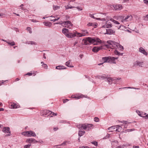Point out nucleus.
Here are the masks:
<instances>
[{
	"instance_id": "nucleus-29",
	"label": "nucleus",
	"mask_w": 148,
	"mask_h": 148,
	"mask_svg": "<svg viewBox=\"0 0 148 148\" xmlns=\"http://www.w3.org/2000/svg\"><path fill=\"white\" fill-rule=\"evenodd\" d=\"M75 34H76V36H78L79 37L83 36L82 33V32H81V33H79L76 32H75Z\"/></svg>"
},
{
	"instance_id": "nucleus-33",
	"label": "nucleus",
	"mask_w": 148,
	"mask_h": 148,
	"mask_svg": "<svg viewBox=\"0 0 148 148\" xmlns=\"http://www.w3.org/2000/svg\"><path fill=\"white\" fill-rule=\"evenodd\" d=\"M107 80L109 84H112V80L111 77H108L107 78Z\"/></svg>"
},
{
	"instance_id": "nucleus-56",
	"label": "nucleus",
	"mask_w": 148,
	"mask_h": 148,
	"mask_svg": "<svg viewBox=\"0 0 148 148\" xmlns=\"http://www.w3.org/2000/svg\"><path fill=\"white\" fill-rule=\"evenodd\" d=\"M77 8L78 9V10H82V9L81 8L79 7H77Z\"/></svg>"
},
{
	"instance_id": "nucleus-11",
	"label": "nucleus",
	"mask_w": 148,
	"mask_h": 148,
	"mask_svg": "<svg viewBox=\"0 0 148 148\" xmlns=\"http://www.w3.org/2000/svg\"><path fill=\"white\" fill-rule=\"evenodd\" d=\"M26 142L28 143H37V141L34 138H29L27 139Z\"/></svg>"
},
{
	"instance_id": "nucleus-39",
	"label": "nucleus",
	"mask_w": 148,
	"mask_h": 148,
	"mask_svg": "<svg viewBox=\"0 0 148 148\" xmlns=\"http://www.w3.org/2000/svg\"><path fill=\"white\" fill-rule=\"evenodd\" d=\"M118 48L119 49L121 50H123L124 49L123 47L120 45L119 44V45H118Z\"/></svg>"
},
{
	"instance_id": "nucleus-59",
	"label": "nucleus",
	"mask_w": 148,
	"mask_h": 148,
	"mask_svg": "<svg viewBox=\"0 0 148 148\" xmlns=\"http://www.w3.org/2000/svg\"><path fill=\"white\" fill-rule=\"evenodd\" d=\"M50 20L51 21H53V22H55V21H56V20L55 18V19H50Z\"/></svg>"
},
{
	"instance_id": "nucleus-16",
	"label": "nucleus",
	"mask_w": 148,
	"mask_h": 148,
	"mask_svg": "<svg viewBox=\"0 0 148 148\" xmlns=\"http://www.w3.org/2000/svg\"><path fill=\"white\" fill-rule=\"evenodd\" d=\"M102 60L103 63L107 62H109V56L103 57L102 58Z\"/></svg>"
},
{
	"instance_id": "nucleus-30",
	"label": "nucleus",
	"mask_w": 148,
	"mask_h": 148,
	"mask_svg": "<svg viewBox=\"0 0 148 148\" xmlns=\"http://www.w3.org/2000/svg\"><path fill=\"white\" fill-rule=\"evenodd\" d=\"M110 20L112 22L116 24H119V23L117 21H116L112 18H111L110 19Z\"/></svg>"
},
{
	"instance_id": "nucleus-44",
	"label": "nucleus",
	"mask_w": 148,
	"mask_h": 148,
	"mask_svg": "<svg viewBox=\"0 0 148 148\" xmlns=\"http://www.w3.org/2000/svg\"><path fill=\"white\" fill-rule=\"evenodd\" d=\"M92 143L93 145H94L95 146H97L98 145V143L96 141L93 142H92Z\"/></svg>"
},
{
	"instance_id": "nucleus-35",
	"label": "nucleus",
	"mask_w": 148,
	"mask_h": 148,
	"mask_svg": "<svg viewBox=\"0 0 148 148\" xmlns=\"http://www.w3.org/2000/svg\"><path fill=\"white\" fill-rule=\"evenodd\" d=\"M114 53L115 54L117 55H120L121 54L122 55V53H121L119 52L117 50H115L114 51Z\"/></svg>"
},
{
	"instance_id": "nucleus-45",
	"label": "nucleus",
	"mask_w": 148,
	"mask_h": 148,
	"mask_svg": "<svg viewBox=\"0 0 148 148\" xmlns=\"http://www.w3.org/2000/svg\"><path fill=\"white\" fill-rule=\"evenodd\" d=\"M31 145H25L24 146V148H29L31 146Z\"/></svg>"
},
{
	"instance_id": "nucleus-6",
	"label": "nucleus",
	"mask_w": 148,
	"mask_h": 148,
	"mask_svg": "<svg viewBox=\"0 0 148 148\" xmlns=\"http://www.w3.org/2000/svg\"><path fill=\"white\" fill-rule=\"evenodd\" d=\"M132 18V16L131 15H129L126 16L125 18H123L121 21L124 22L125 21H131Z\"/></svg>"
},
{
	"instance_id": "nucleus-41",
	"label": "nucleus",
	"mask_w": 148,
	"mask_h": 148,
	"mask_svg": "<svg viewBox=\"0 0 148 148\" xmlns=\"http://www.w3.org/2000/svg\"><path fill=\"white\" fill-rule=\"evenodd\" d=\"M27 31H29L30 33L31 34L32 33V29L30 27H27Z\"/></svg>"
},
{
	"instance_id": "nucleus-8",
	"label": "nucleus",
	"mask_w": 148,
	"mask_h": 148,
	"mask_svg": "<svg viewBox=\"0 0 148 148\" xmlns=\"http://www.w3.org/2000/svg\"><path fill=\"white\" fill-rule=\"evenodd\" d=\"M113 7L115 10H120L123 8L122 5L121 4H116Z\"/></svg>"
},
{
	"instance_id": "nucleus-20",
	"label": "nucleus",
	"mask_w": 148,
	"mask_h": 148,
	"mask_svg": "<svg viewBox=\"0 0 148 148\" xmlns=\"http://www.w3.org/2000/svg\"><path fill=\"white\" fill-rule=\"evenodd\" d=\"M83 97L82 95H73L71 96V97L73 98H75L76 99H79L80 98H82Z\"/></svg>"
},
{
	"instance_id": "nucleus-34",
	"label": "nucleus",
	"mask_w": 148,
	"mask_h": 148,
	"mask_svg": "<svg viewBox=\"0 0 148 148\" xmlns=\"http://www.w3.org/2000/svg\"><path fill=\"white\" fill-rule=\"evenodd\" d=\"M115 127H116V126H114L111 127H109L108 128V130L110 131H111V132H112V131H114V130H113L114 129H115Z\"/></svg>"
},
{
	"instance_id": "nucleus-40",
	"label": "nucleus",
	"mask_w": 148,
	"mask_h": 148,
	"mask_svg": "<svg viewBox=\"0 0 148 148\" xmlns=\"http://www.w3.org/2000/svg\"><path fill=\"white\" fill-rule=\"evenodd\" d=\"M87 25L90 26H94L95 25L94 23H89L87 24Z\"/></svg>"
},
{
	"instance_id": "nucleus-47",
	"label": "nucleus",
	"mask_w": 148,
	"mask_h": 148,
	"mask_svg": "<svg viewBox=\"0 0 148 148\" xmlns=\"http://www.w3.org/2000/svg\"><path fill=\"white\" fill-rule=\"evenodd\" d=\"M146 114V113H145L144 114V117H145L146 119H148V114Z\"/></svg>"
},
{
	"instance_id": "nucleus-64",
	"label": "nucleus",
	"mask_w": 148,
	"mask_h": 148,
	"mask_svg": "<svg viewBox=\"0 0 148 148\" xmlns=\"http://www.w3.org/2000/svg\"><path fill=\"white\" fill-rule=\"evenodd\" d=\"M58 129V128H54V130L55 131H56V130H57Z\"/></svg>"
},
{
	"instance_id": "nucleus-55",
	"label": "nucleus",
	"mask_w": 148,
	"mask_h": 148,
	"mask_svg": "<svg viewBox=\"0 0 148 148\" xmlns=\"http://www.w3.org/2000/svg\"><path fill=\"white\" fill-rule=\"evenodd\" d=\"M80 148H90L89 147L87 146H83L82 147H81Z\"/></svg>"
},
{
	"instance_id": "nucleus-4",
	"label": "nucleus",
	"mask_w": 148,
	"mask_h": 148,
	"mask_svg": "<svg viewBox=\"0 0 148 148\" xmlns=\"http://www.w3.org/2000/svg\"><path fill=\"white\" fill-rule=\"evenodd\" d=\"M22 134L27 137L36 136L35 132L32 131H26L23 132Z\"/></svg>"
},
{
	"instance_id": "nucleus-36",
	"label": "nucleus",
	"mask_w": 148,
	"mask_h": 148,
	"mask_svg": "<svg viewBox=\"0 0 148 148\" xmlns=\"http://www.w3.org/2000/svg\"><path fill=\"white\" fill-rule=\"evenodd\" d=\"M136 112L138 113V114L139 116L142 117H144V114H141L140 112V111L139 110H137L136 111Z\"/></svg>"
},
{
	"instance_id": "nucleus-21",
	"label": "nucleus",
	"mask_w": 148,
	"mask_h": 148,
	"mask_svg": "<svg viewBox=\"0 0 148 148\" xmlns=\"http://www.w3.org/2000/svg\"><path fill=\"white\" fill-rule=\"evenodd\" d=\"M85 133V131H79L78 132V135L79 136V138H78V139L79 140L81 136L83 135Z\"/></svg>"
},
{
	"instance_id": "nucleus-42",
	"label": "nucleus",
	"mask_w": 148,
	"mask_h": 148,
	"mask_svg": "<svg viewBox=\"0 0 148 148\" xmlns=\"http://www.w3.org/2000/svg\"><path fill=\"white\" fill-rule=\"evenodd\" d=\"M123 88V89H124V88H127V89L131 88V89H138V88L132 87H123V88Z\"/></svg>"
},
{
	"instance_id": "nucleus-9",
	"label": "nucleus",
	"mask_w": 148,
	"mask_h": 148,
	"mask_svg": "<svg viewBox=\"0 0 148 148\" xmlns=\"http://www.w3.org/2000/svg\"><path fill=\"white\" fill-rule=\"evenodd\" d=\"M2 131L5 133H9V134H8V135H9L10 134V128L8 127H4Z\"/></svg>"
},
{
	"instance_id": "nucleus-61",
	"label": "nucleus",
	"mask_w": 148,
	"mask_h": 148,
	"mask_svg": "<svg viewBox=\"0 0 148 148\" xmlns=\"http://www.w3.org/2000/svg\"><path fill=\"white\" fill-rule=\"evenodd\" d=\"M122 122L124 123L125 124H127V121H123Z\"/></svg>"
},
{
	"instance_id": "nucleus-37",
	"label": "nucleus",
	"mask_w": 148,
	"mask_h": 148,
	"mask_svg": "<svg viewBox=\"0 0 148 148\" xmlns=\"http://www.w3.org/2000/svg\"><path fill=\"white\" fill-rule=\"evenodd\" d=\"M42 66L45 69H48V66L45 64L43 63V64L42 65Z\"/></svg>"
},
{
	"instance_id": "nucleus-17",
	"label": "nucleus",
	"mask_w": 148,
	"mask_h": 148,
	"mask_svg": "<svg viewBox=\"0 0 148 148\" xmlns=\"http://www.w3.org/2000/svg\"><path fill=\"white\" fill-rule=\"evenodd\" d=\"M109 62H112L114 63H115V62H114V61H115V60L118 59V57L115 58L113 57L109 56Z\"/></svg>"
},
{
	"instance_id": "nucleus-10",
	"label": "nucleus",
	"mask_w": 148,
	"mask_h": 148,
	"mask_svg": "<svg viewBox=\"0 0 148 148\" xmlns=\"http://www.w3.org/2000/svg\"><path fill=\"white\" fill-rule=\"evenodd\" d=\"M143 62L136 61L134 64L133 66L138 67H142Z\"/></svg>"
},
{
	"instance_id": "nucleus-25",
	"label": "nucleus",
	"mask_w": 148,
	"mask_h": 148,
	"mask_svg": "<svg viewBox=\"0 0 148 148\" xmlns=\"http://www.w3.org/2000/svg\"><path fill=\"white\" fill-rule=\"evenodd\" d=\"M116 129L115 130L116 131L120 132L122 129V127L120 126L116 125Z\"/></svg>"
},
{
	"instance_id": "nucleus-14",
	"label": "nucleus",
	"mask_w": 148,
	"mask_h": 148,
	"mask_svg": "<svg viewBox=\"0 0 148 148\" xmlns=\"http://www.w3.org/2000/svg\"><path fill=\"white\" fill-rule=\"evenodd\" d=\"M69 32V30L67 29L63 28L62 29V33L64 34L66 37L68 35V34Z\"/></svg>"
},
{
	"instance_id": "nucleus-60",
	"label": "nucleus",
	"mask_w": 148,
	"mask_h": 148,
	"mask_svg": "<svg viewBox=\"0 0 148 148\" xmlns=\"http://www.w3.org/2000/svg\"><path fill=\"white\" fill-rule=\"evenodd\" d=\"M48 112H51V113L52 114V115H54V114H55V113H54V112H52L50 111H48Z\"/></svg>"
},
{
	"instance_id": "nucleus-28",
	"label": "nucleus",
	"mask_w": 148,
	"mask_h": 148,
	"mask_svg": "<svg viewBox=\"0 0 148 148\" xmlns=\"http://www.w3.org/2000/svg\"><path fill=\"white\" fill-rule=\"evenodd\" d=\"M7 42L9 45H10L12 46H14L15 45V43L13 41H9L8 42Z\"/></svg>"
},
{
	"instance_id": "nucleus-51",
	"label": "nucleus",
	"mask_w": 148,
	"mask_h": 148,
	"mask_svg": "<svg viewBox=\"0 0 148 148\" xmlns=\"http://www.w3.org/2000/svg\"><path fill=\"white\" fill-rule=\"evenodd\" d=\"M32 73H28L26 74V75H29V76H31L32 75Z\"/></svg>"
},
{
	"instance_id": "nucleus-38",
	"label": "nucleus",
	"mask_w": 148,
	"mask_h": 148,
	"mask_svg": "<svg viewBox=\"0 0 148 148\" xmlns=\"http://www.w3.org/2000/svg\"><path fill=\"white\" fill-rule=\"evenodd\" d=\"M95 14H90V17L96 19H97L98 20H100V18H95L94 16V15Z\"/></svg>"
},
{
	"instance_id": "nucleus-32",
	"label": "nucleus",
	"mask_w": 148,
	"mask_h": 148,
	"mask_svg": "<svg viewBox=\"0 0 148 148\" xmlns=\"http://www.w3.org/2000/svg\"><path fill=\"white\" fill-rule=\"evenodd\" d=\"M65 8L66 9H71L72 8H74V7L70 5H65L64 6Z\"/></svg>"
},
{
	"instance_id": "nucleus-18",
	"label": "nucleus",
	"mask_w": 148,
	"mask_h": 148,
	"mask_svg": "<svg viewBox=\"0 0 148 148\" xmlns=\"http://www.w3.org/2000/svg\"><path fill=\"white\" fill-rule=\"evenodd\" d=\"M81 32L82 33L83 36H88L89 34L88 32L86 30H82Z\"/></svg>"
},
{
	"instance_id": "nucleus-62",
	"label": "nucleus",
	"mask_w": 148,
	"mask_h": 148,
	"mask_svg": "<svg viewBox=\"0 0 148 148\" xmlns=\"http://www.w3.org/2000/svg\"><path fill=\"white\" fill-rule=\"evenodd\" d=\"M43 58H44V59H46V56H45V53H44L43 54Z\"/></svg>"
},
{
	"instance_id": "nucleus-2",
	"label": "nucleus",
	"mask_w": 148,
	"mask_h": 148,
	"mask_svg": "<svg viewBox=\"0 0 148 148\" xmlns=\"http://www.w3.org/2000/svg\"><path fill=\"white\" fill-rule=\"evenodd\" d=\"M108 44L106 46L110 47L112 49H116L118 48V45L119 43L112 40H108L107 41Z\"/></svg>"
},
{
	"instance_id": "nucleus-48",
	"label": "nucleus",
	"mask_w": 148,
	"mask_h": 148,
	"mask_svg": "<svg viewBox=\"0 0 148 148\" xmlns=\"http://www.w3.org/2000/svg\"><path fill=\"white\" fill-rule=\"evenodd\" d=\"M127 130V132H131L132 131H134V129H128Z\"/></svg>"
},
{
	"instance_id": "nucleus-7",
	"label": "nucleus",
	"mask_w": 148,
	"mask_h": 148,
	"mask_svg": "<svg viewBox=\"0 0 148 148\" xmlns=\"http://www.w3.org/2000/svg\"><path fill=\"white\" fill-rule=\"evenodd\" d=\"M106 32H103L104 34H114L115 32V31L114 30L110 29H106Z\"/></svg>"
},
{
	"instance_id": "nucleus-49",
	"label": "nucleus",
	"mask_w": 148,
	"mask_h": 148,
	"mask_svg": "<svg viewBox=\"0 0 148 148\" xmlns=\"http://www.w3.org/2000/svg\"><path fill=\"white\" fill-rule=\"evenodd\" d=\"M6 81L2 80V82H0V86L1 85Z\"/></svg>"
},
{
	"instance_id": "nucleus-13",
	"label": "nucleus",
	"mask_w": 148,
	"mask_h": 148,
	"mask_svg": "<svg viewBox=\"0 0 148 148\" xmlns=\"http://www.w3.org/2000/svg\"><path fill=\"white\" fill-rule=\"evenodd\" d=\"M139 49L140 52L145 56H147V55L148 53L147 52L145 51V50L142 47H140L139 48Z\"/></svg>"
},
{
	"instance_id": "nucleus-52",
	"label": "nucleus",
	"mask_w": 148,
	"mask_h": 148,
	"mask_svg": "<svg viewBox=\"0 0 148 148\" xmlns=\"http://www.w3.org/2000/svg\"><path fill=\"white\" fill-rule=\"evenodd\" d=\"M144 3L146 4H147L148 3V1L147 0H143Z\"/></svg>"
},
{
	"instance_id": "nucleus-54",
	"label": "nucleus",
	"mask_w": 148,
	"mask_h": 148,
	"mask_svg": "<svg viewBox=\"0 0 148 148\" xmlns=\"http://www.w3.org/2000/svg\"><path fill=\"white\" fill-rule=\"evenodd\" d=\"M24 5L23 4H21V5L20 6V7H21V9L22 10H24V9L23 8V6Z\"/></svg>"
},
{
	"instance_id": "nucleus-46",
	"label": "nucleus",
	"mask_w": 148,
	"mask_h": 148,
	"mask_svg": "<svg viewBox=\"0 0 148 148\" xmlns=\"http://www.w3.org/2000/svg\"><path fill=\"white\" fill-rule=\"evenodd\" d=\"M67 142L66 141H65V142H63V143H62V144H61L60 145H57V146H62V145H66V143Z\"/></svg>"
},
{
	"instance_id": "nucleus-5",
	"label": "nucleus",
	"mask_w": 148,
	"mask_h": 148,
	"mask_svg": "<svg viewBox=\"0 0 148 148\" xmlns=\"http://www.w3.org/2000/svg\"><path fill=\"white\" fill-rule=\"evenodd\" d=\"M56 24H59L64 27H67L68 28L71 27L73 26L72 23L69 21H64L62 23H57Z\"/></svg>"
},
{
	"instance_id": "nucleus-3",
	"label": "nucleus",
	"mask_w": 148,
	"mask_h": 148,
	"mask_svg": "<svg viewBox=\"0 0 148 148\" xmlns=\"http://www.w3.org/2000/svg\"><path fill=\"white\" fill-rule=\"evenodd\" d=\"M88 42L93 44L94 45H98L101 42V40L98 38H93L91 37H88Z\"/></svg>"
},
{
	"instance_id": "nucleus-12",
	"label": "nucleus",
	"mask_w": 148,
	"mask_h": 148,
	"mask_svg": "<svg viewBox=\"0 0 148 148\" xmlns=\"http://www.w3.org/2000/svg\"><path fill=\"white\" fill-rule=\"evenodd\" d=\"M102 49V47H95L92 49V51L95 52L98 51Z\"/></svg>"
},
{
	"instance_id": "nucleus-58",
	"label": "nucleus",
	"mask_w": 148,
	"mask_h": 148,
	"mask_svg": "<svg viewBox=\"0 0 148 148\" xmlns=\"http://www.w3.org/2000/svg\"><path fill=\"white\" fill-rule=\"evenodd\" d=\"M133 148H139V147L138 146H134L133 147Z\"/></svg>"
},
{
	"instance_id": "nucleus-27",
	"label": "nucleus",
	"mask_w": 148,
	"mask_h": 148,
	"mask_svg": "<svg viewBox=\"0 0 148 148\" xmlns=\"http://www.w3.org/2000/svg\"><path fill=\"white\" fill-rule=\"evenodd\" d=\"M18 106L15 103H12L11 105V108L15 109L18 108Z\"/></svg>"
},
{
	"instance_id": "nucleus-43",
	"label": "nucleus",
	"mask_w": 148,
	"mask_h": 148,
	"mask_svg": "<svg viewBox=\"0 0 148 148\" xmlns=\"http://www.w3.org/2000/svg\"><path fill=\"white\" fill-rule=\"evenodd\" d=\"M94 121L96 122H99V119L98 117H95L94 118Z\"/></svg>"
},
{
	"instance_id": "nucleus-63",
	"label": "nucleus",
	"mask_w": 148,
	"mask_h": 148,
	"mask_svg": "<svg viewBox=\"0 0 148 148\" xmlns=\"http://www.w3.org/2000/svg\"><path fill=\"white\" fill-rule=\"evenodd\" d=\"M14 30L16 31H18V29L17 28L15 27L14 28Z\"/></svg>"
},
{
	"instance_id": "nucleus-22",
	"label": "nucleus",
	"mask_w": 148,
	"mask_h": 148,
	"mask_svg": "<svg viewBox=\"0 0 148 148\" xmlns=\"http://www.w3.org/2000/svg\"><path fill=\"white\" fill-rule=\"evenodd\" d=\"M43 23L45 26L48 27H50L52 25V23L49 22H44Z\"/></svg>"
},
{
	"instance_id": "nucleus-23",
	"label": "nucleus",
	"mask_w": 148,
	"mask_h": 148,
	"mask_svg": "<svg viewBox=\"0 0 148 148\" xmlns=\"http://www.w3.org/2000/svg\"><path fill=\"white\" fill-rule=\"evenodd\" d=\"M112 27V24L106 23L105 25L101 27L102 28H110V27Z\"/></svg>"
},
{
	"instance_id": "nucleus-53",
	"label": "nucleus",
	"mask_w": 148,
	"mask_h": 148,
	"mask_svg": "<svg viewBox=\"0 0 148 148\" xmlns=\"http://www.w3.org/2000/svg\"><path fill=\"white\" fill-rule=\"evenodd\" d=\"M69 101V100L66 99H64L63 100V102L64 103H65L67 101Z\"/></svg>"
},
{
	"instance_id": "nucleus-31",
	"label": "nucleus",
	"mask_w": 148,
	"mask_h": 148,
	"mask_svg": "<svg viewBox=\"0 0 148 148\" xmlns=\"http://www.w3.org/2000/svg\"><path fill=\"white\" fill-rule=\"evenodd\" d=\"M60 7L58 5H53V9L54 10L59 9L60 8Z\"/></svg>"
},
{
	"instance_id": "nucleus-15",
	"label": "nucleus",
	"mask_w": 148,
	"mask_h": 148,
	"mask_svg": "<svg viewBox=\"0 0 148 148\" xmlns=\"http://www.w3.org/2000/svg\"><path fill=\"white\" fill-rule=\"evenodd\" d=\"M67 37L68 38H72L76 36V34L75 33H69V32L68 34Z\"/></svg>"
},
{
	"instance_id": "nucleus-1",
	"label": "nucleus",
	"mask_w": 148,
	"mask_h": 148,
	"mask_svg": "<svg viewBox=\"0 0 148 148\" xmlns=\"http://www.w3.org/2000/svg\"><path fill=\"white\" fill-rule=\"evenodd\" d=\"M93 126L94 125L92 124L84 123L77 125V127L80 130H83L86 131H88L91 130Z\"/></svg>"
},
{
	"instance_id": "nucleus-57",
	"label": "nucleus",
	"mask_w": 148,
	"mask_h": 148,
	"mask_svg": "<svg viewBox=\"0 0 148 148\" xmlns=\"http://www.w3.org/2000/svg\"><path fill=\"white\" fill-rule=\"evenodd\" d=\"M30 42V43H29V44H30L31 45L35 44V43L34 42L31 41V42Z\"/></svg>"
},
{
	"instance_id": "nucleus-50",
	"label": "nucleus",
	"mask_w": 148,
	"mask_h": 148,
	"mask_svg": "<svg viewBox=\"0 0 148 148\" xmlns=\"http://www.w3.org/2000/svg\"><path fill=\"white\" fill-rule=\"evenodd\" d=\"M65 18L66 20H67L69 19L70 17L69 16H65Z\"/></svg>"
},
{
	"instance_id": "nucleus-26",
	"label": "nucleus",
	"mask_w": 148,
	"mask_h": 148,
	"mask_svg": "<svg viewBox=\"0 0 148 148\" xmlns=\"http://www.w3.org/2000/svg\"><path fill=\"white\" fill-rule=\"evenodd\" d=\"M83 42V44L84 45H87L88 44V40L87 38L86 39H83L82 40Z\"/></svg>"
},
{
	"instance_id": "nucleus-24",
	"label": "nucleus",
	"mask_w": 148,
	"mask_h": 148,
	"mask_svg": "<svg viewBox=\"0 0 148 148\" xmlns=\"http://www.w3.org/2000/svg\"><path fill=\"white\" fill-rule=\"evenodd\" d=\"M56 69L60 70L61 69H66V67L63 66L59 65L56 66Z\"/></svg>"
},
{
	"instance_id": "nucleus-19",
	"label": "nucleus",
	"mask_w": 148,
	"mask_h": 148,
	"mask_svg": "<svg viewBox=\"0 0 148 148\" xmlns=\"http://www.w3.org/2000/svg\"><path fill=\"white\" fill-rule=\"evenodd\" d=\"M66 65L69 67H73V66L71 62V60H69L67 62H66L65 64Z\"/></svg>"
}]
</instances>
